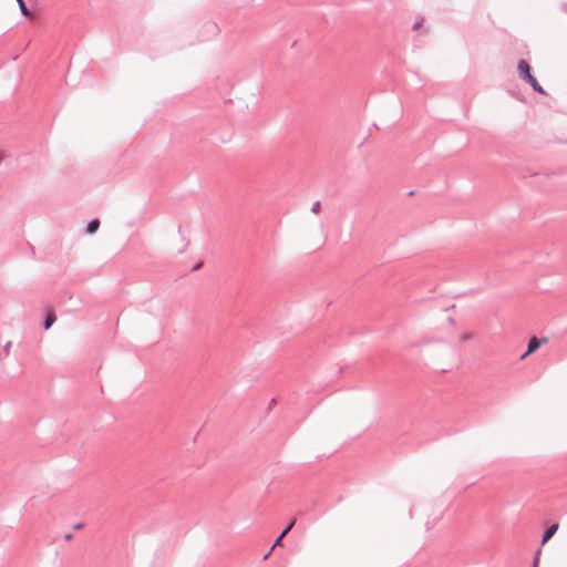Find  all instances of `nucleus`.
Listing matches in <instances>:
<instances>
[{
    "label": "nucleus",
    "instance_id": "nucleus-8",
    "mask_svg": "<svg viewBox=\"0 0 567 567\" xmlns=\"http://www.w3.org/2000/svg\"><path fill=\"white\" fill-rule=\"evenodd\" d=\"M532 86L537 83V80L530 74L528 78L525 79Z\"/></svg>",
    "mask_w": 567,
    "mask_h": 567
},
{
    "label": "nucleus",
    "instance_id": "nucleus-4",
    "mask_svg": "<svg viewBox=\"0 0 567 567\" xmlns=\"http://www.w3.org/2000/svg\"><path fill=\"white\" fill-rule=\"evenodd\" d=\"M56 317L53 310L49 311L45 321H44V328L49 329L55 321Z\"/></svg>",
    "mask_w": 567,
    "mask_h": 567
},
{
    "label": "nucleus",
    "instance_id": "nucleus-9",
    "mask_svg": "<svg viewBox=\"0 0 567 567\" xmlns=\"http://www.w3.org/2000/svg\"><path fill=\"white\" fill-rule=\"evenodd\" d=\"M319 210H320V204H319V203H316V204L312 206V212H313L315 214H318V213H319Z\"/></svg>",
    "mask_w": 567,
    "mask_h": 567
},
{
    "label": "nucleus",
    "instance_id": "nucleus-1",
    "mask_svg": "<svg viewBox=\"0 0 567 567\" xmlns=\"http://www.w3.org/2000/svg\"><path fill=\"white\" fill-rule=\"evenodd\" d=\"M547 342V339H537L536 337H533L530 340H529V343H528V349L527 351L523 354V359L526 358L527 355H529L530 353L535 352L542 344L546 343Z\"/></svg>",
    "mask_w": 567,
    "mask_h": 567
},
{
    "label": "nucleus",
    "instance_id": "nucleus-2",
    "mask_svg": "<svg viewBox=\"0 0 567 567\" xmlns=\"http://www.w3.org/2000/svg\"><path fill=\"white\" fill-rule=\"evenodd\" d=\"M518 71L524 79L528 78L532 74L530 66L525 60H520L518 62Z\"/></svg>",
    "mask_w": 567,
    "mask_h": 567
},
{
    "label": "nucleus",
    "instance_id": "nucleus-6",
    "mask_svg": "<svg viewBox=\"0 0 567 567\" xmlns=\"http://www.w3.org/2000/svg\"><path fill=\"white\" fill-rule=\"evenodd\" d=\"M18 6H19V9L21 11V13L25 17H29L30 16V11L29 9L25 7L23 0H16Z\"/></svg>",
    "mask_w": 567,
    "mask_h": 567
},
{
    "label": "nucleus",
    "instance_id": "nucleus-10",
    "mask_svg": "<svg viewBox=\"0 0 567 567\" xmlns=\"http://www.w3.org/2000/svg\"><path fill=\"white\" fill-rule=\"evenodd\" d=\"M282 538H284V537H281V535H280V536L276 539V542H275V544H274V546H272V548H271V549H274L276 546L281 545V540H282Z\"/></svg>",
    "mask_w": 567,
    "mask_h": 567
},
{
    "label": "nucleus",
    "instance_id": "nucleus-11",
    "mask_svg": "<svg viewBox=\"0 0 567 567\" xmlns=\"http://www.w3.org/2000/svg\"><path fill=\"white\" fill-rule=\"evenodd\" d=\"M534 90H536L537 92H540V93H544L542 86L539 85V83L537 82L535 85H533Z\"/></svg>",
    "mask_w": 567,
    "mask_h": 567
},
{
    "label": "nucleus",
    "instance_id": "nucleus-3",
    "mask_svg": "<svg viewBox=\"0 0 567 567\" xmlns=\"http://www.w3.org/2000/svg\"><path fill=\"white\" fill-rule=\"evenodd\" d=\"M558 529V524H554L551 525L544 534L543 536V539H542V544H546L551 537L553 535L557 532Z\"/></svg>",
    "mask_w": 567,
    "mask_h": 567
},
{
    "label": "nucleus",
    "instance_id": "nucleus-5",
    "mask_svg": "<svg viewBox=\"0 0 567 567\" xmlns=\"http://www.w3.org/2000/svg\"><path fill=\"white\" fill-rule=\"evenodd\" d=\"M99 226H100V221L97 219H94L89 223L86 230L89 234H93L99 229Z\"/></svg>",
    "mask_w": 567,
    "mask_h": 567
},
{
    "label": "nucleus",
    "instance_id": "nucleus-7",
    "mask_svg": "<svg viewBox=\"0 0 567 567\" xmlns=\"http://www.w3.org/2000/svg\"><path fill=\"white\" fill-rule=\"evenodd\" d=\"M295 522H296V519H292V520L288 524V526H286V528L284 529V532L281 533V537H285V536L288 534V532L293 527Z\"/></svg>",
    "mask_w": 567,
    "mask_h": 567
},
{
    "label": "nucleus",
    "instance_id": "nucleus-12",
    "mask_svg": "<svg viewBox=\"0 0 567 567\" xmlns=\"http://www.w3.org/2000/svg\"><path fill=\"white\" fill-rule=\"evenodd\" d=\"M7 157V154L3 150H0V164L2 163V161Z\"/></svg>",
    "mask_w": 567,
    "mask_h": 567
}]
</instances>
